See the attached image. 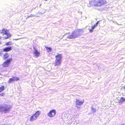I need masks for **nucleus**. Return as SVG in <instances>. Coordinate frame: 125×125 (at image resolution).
Wrapping results in <instances>:
<instances>
[{
    "label": "nucleus",
    "instance_id": "12",
    "mask_svg": "<svg viewBox=\"0 0 125 125\" xmlns=\"http://www.w3.org/2000/svg\"><path fill=\"white\" fill-rule=\"evenodd\" d=\"M11 50V47H6L3 49V51L5 52H8L10 51Z\"/></svg>",
    "mask_w": 125,
    "mask_h": 125
},
{
    "label": "nucleus",
    "instance_id": "25",
    "mask_svg": "<svg viewBox=\"0 0 125 125\" xmlns=\"http://www.w3.org/2000/svg\"><path fill=\"white\" fill-rule=\"evenodd\" d=\"M1 53L0 52V56L1 55Z\"/></svg>",
    "mask_w": 125,
    "mask_h": 125
},
{
    "label": "nucleus",
    "instance_id": "23",
    "mask_svg": "<svg viewBox=\"0 0 125 125\" xmlns=\"http://www.w3.org/2000/svg\"><path fill=\"white\" fill-rule=\"evenodd\" d=\"M123 88L124 89H125V86L123 87Z\"/></svg>",
    "mask_w": 125,
    "mask_h": 125
},
{
    "label": "nucleus",
    "instance_id": "17",
    "mask_svg": "<svg viewBox=\"0 0 125 125\" xmlns=\"http://www.w3.org/2000/svg\"><path fill=\"white\" fill-rule=\"evenodd\" d=\"M5 89V87L3 85H2L0 87V92H1Z\"/></svg>",
    "mask_w": 125,
    "mask_h": 125
},
{
    "label": "nucleus",
    "instance_id": "6",
    "mask_svg": "<svg viewBox=\"0 0 125 125\" xmlns=\"http://www.w3.org/2000/svg\"><path fill=\"white\" fill-rule=\"evenodd\" d=\"M107 3L105 0H98L96 4L94 5V6H100L106 4Z\"/></svg>",
    "mask_w": 125,
    "mask_h": 125
},
{
    "label": "nucleus",
    "instance_id": "7",
    "mask_svg": "<svg viewBox=\"0 0 125 125\" xmlns=\"http://www.w3.org/2000/svg\"><path fill=\"white\" fill-rule=\"evenodd\" d=\"M19 79H20L19 77H16L15 76L11 78L8 81V83H10L15 81H18Z\"/></svg>",
    "mask_w": 125,
    "mask_h": 125
},
{
    "label": "nucleus",
    "instance_id": "21",
    "mask_svg": "<svg viewBox=\"0 0 125 125\" xmlns=\"http://www.w3.org/2000/svg\"><path fill=\"white\" fill-rule=\"evenodd\" d=\"M99 23V21H97L96 23L93 26L95 28V27L97 26V25Z\"/></svg>",
    "mask_w": 125,
    "mask_h": 125
},
{
    "label": "nucleus",
    "instance_id": "26",
    "mask_svg": "<svg viewBox=\"0 0 125 125\" xmlns=\"http://www.w3.org/2000/svg\"><path fill=\"white\" fill-rule=\"evenodd\" d=\"M1 75L0 73V75Z\"/></svg>",
    "mask_w": 125,
    "mask_h": 125
},
{
    "label": "nucleus",
    "instance_id": "20",
    "mask_svg": "<svg viewBox=\"0 0 125 125\" xmlns=\"http://www.w3.org/2000/svg\"><path fill=\"white\" fill-rule=\"evenodd\" d=\"M95 28V27L93 26L92 27V28L89 31L90 32H92L93 31V30Z\"/></svg>",
    "mask_w": 125,
    "mask_h": 125
},
{
    "label": "nucleus",
    "instance_id": "8",
    "mask_svg": "<svg viewBox=\"0 0 125 125\" xmlns=\"http://www.w3.org/2000/svg\"><path fill=\"white\" fill-rule=\"evenodd\" d=\"M62 58V55L61 54H57L55 56V59L61 61Z\"/></svg>",
    "mask_w": 125,
    "mask_h": 125
},
{
    "label": "nucleus",
    "instance_id": "9",
    "mask_svg": "<svg viewBox=\"0 0 125 125\" xmlns=\"http://www.w3.org/2000/svg\"><path fill=\"white\" fill-rule=\"evenodd\" d=\"M55 115V110H53L51 111L48 114V116L52 117Z\"/></svg>",
    "mask_w": 125,
    "mask_h": 125
},
{
    "label": "nucleus",
    "instance_id": "2",
    "mask_svg": "<svg viewBox=\"0 0 125 125\" xmlns=\"http://www.w3.org/2000/svg\"><path fill=\"white\" fill-rule=\"evenodd\" d=\"M12 107L10 105H5L4 106L0 107V110L1 111V112L6 113L10 110Z\"/></svg>",
    "mask_w": 125,
    "mask_h": 125
},
{
    "label": "nucleus",
    "instance_id": "14",
    "mask_svg": "<svg viewBox=\"0 0 125 125\" xmlns=\"http://www.w3.org/2000/svg\"><path fill=\"white\" fill-rule=\"evenodd\" d=\"M62 62V61L55 59V66L60 65Z\"/></svg>",
    "mask_w": 125,
    "mask_h": 125
},
{
    "label": "nucleus",
    "instance_id": "13",
    "mask_svg": "<svg viewBox=\"0 0 125 125\" xmlns=\"http://www.w3.org/2000/svg\"><path fill=\"white\" fill-rule=\"evenodd\" d=\"M9 56V54L8 53H6L3 55V59L5 60L8 58Z\"/></svg>",
    "mask_w": 125,
    "mask_h": 125
},
{
    "label": "nucleus",
    "instance_id": "10",
    "mask_svg": "<svg viewBox=\"0 0 125 125\" xmlns=\"http://www.w3.org/2000/svg\"><path fill=\"white\" fill-rule=\"evenodd\" d=\"M35 51L33 52V53L35 54L36 56L38 57L40 55V52L37 51L35 48H34Z\"/></svg>",
    "mask_w": 125,
    "mask_h": 125
},
{
    "label": "nucleus",
    "instance_id": "24",
    "mask_svg": "<svg viewBox=\"0 0 125 125\" xmlns=\"http://www.w3.org/2000/svg\"><path fill=\"white\" fill-rule=\"evenodd\" d=\"M1 43V42L0 41V44Z\"/></svg>",
    "mask_w": 125,
    "mask_h": 125
},
{
    "label": "nucleus",
    "instance_id": "11",
    "mask_svg": "<svg viewBox=\"0 0 125 125\" xmlns=\"http://www.w3.org/2000/svg\"><path fill=\"white\" fill-rule=\"evenodd\" d=\"M37 118L36 116L33 114L30 117V120L31 121H33L36 120Z\"/></svg>",
    "mask_w": 125,
    "mask_h": 125
},
{
    "label": "nucleus",
    "instance_id": "22",
    "mask_svg": "<svg viewBox=\"0 0 125 125\" xmlns=\"http://www.w3.org/2000/svg\"><path fill=\"white\" fill-rule=\"evenodd\" d=\"M4 93H2L0 94V96H3L4 95Z\"/></svg>",
    "mask_w": 125,
    "mask_h": 125
},
{
    "label": "nucleus",
    "instance_id": "15",
    "mask_svg": "<svg viewBox=\"0 0 125 125\" xmlns=\"http://www.w3.org/2000/svg\"><path fill=\"white\" fill-rule=\"evenodd\" d=\"M96 0H93V1H90L89 4L88 5V6L91 7L92 6L94 3L95 2V1Z\"/></svg>",
    "mask_w": 125,
    "mask_h": 125
},
{
    "label": "nucleus",
    "instance_id": "4",
    "mask_svg": "<svg viewBox=\"0 0 125 125\" xmlns=\"http://www.w3.org/2000/svg\"><path fill=\"white\" fill-rule=\"evenodd\" d=\"M12 60V59L11 58L7 59L2 63V65L3 67H9Z\"/></svg>",
    "mask_w": 125,
    "mask_h": 125
},
{
    "label": "nucleus",
    "instance_id": "3",
    "mask_svg": "<svg viewBox=\"0 0 125 125\" xmlns=\"http://www.w3.org/2000/svg\"><path fill=\"white\" fill-rule=\"evenodd\" d=\"M84 102V99L81 100L76 99V107L77 109L80 108V106L82 105Z\"/></svg>",
    "mask_w": 125,
    "mask_h": 125
},
{
    "label": "nucleus",
    "instance_id": "5",
    "mask_svg": "<svg viewBox=\"0 0 125 125\" xmlns=\"http://www.w3.org/2000/svg\"><path fill=\"white\" fill-rule=\"evenodd\" d=\"M115 101L116 103L121 104L125 101V97H121L120 98H119V97H116Z\"/></svg>",
    "mask_w": 125,
    "mask_h": 125
},
{
    "label": "nucleus",
    "instance_id": "18",
    "mask_svg": "<svg viewBox=\"0 0 125 125\" xmlns=\"http://www.w3.org/2000/svg\"><path fill=\"white\" fill-rule=\"evenodd\" d=\"M12 44V42L11 41H10V42H6V43L5 44L6 45H11Z\"/></svg>",
    "mask_w": 125,
    "mask_h": 125
},
{
    "label": "nucleus",
    "instance_id": "16",
    "mask_svg": "<svg viewBox=\"0 0 125 125\" xmlns=\"http://www.w3.org/2000/svg\"><path fill=\"white\" fill-rule=\"evenodd\" d=\"M41 112L40 111H37L35 114H34L37 117L40 114Z\"/></svg>",
    "mask_w": 125,
    "mask_h": 125
},
{
    "label": "nucleus",
    "instance_id": "1",
    "mask_svg": "<svg viewBox=\"0 0 125 125\" xmlns=\"http://www.w3.org/2000/svg\"><path fill=\"white\" fill-rule=\"evenodd\" d=\"M83 32V30H82L80 29H78L77 30L73 32L72 34L70 36L69 38H75L82 34Z\"/></svg>",
    "mask_w": 125,
    "mask_h": 125
},
{
    "label": "nucleus",
    "instance_id": "19",
    "mask_svg": "<svg viewBox=\"0 0 125 125\" xmlns=\"http://www.w3.org/2000/svg\"><path fill=\"white\" fill-rule=\"evenodd\" d=\"M45 47L48 52H49L51 50V48L50 47Z\"/></svg>",
    "mask_w": 125,
    "mask_h": 125
}]
</instances>
